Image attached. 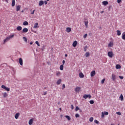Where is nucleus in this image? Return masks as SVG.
<instances>
[{"label":"nucleus","mask_w":125,"mask_h":125,"mask_svg":"<svg viewBox=\"0 0 125 125\" xmlns=\"http://www.w3.org/2000/svg\"><path fill=\"white\" fill-rule=\"evenodd\" d=\"M107 56L110 58H113V57L114 56V52H113V51H109V52H108Z\"/></svg>","instance_id":"f257e3e1"},{"label":"nucleus","mask_w":125,"mask_h":125,"mask_svg":"<svg viewBox=\"0 0 125 125\" xmlns=\"http://www.w3.org/2000/svg\"><path fill=\"white\" fill-rule=\"evenodd\" d=\"M109 115V113L107 111L102 112V118H104V116H108Z\"/></svg>","instance_id":"f03ea898"},{"label":"nucleus","mask_w":125,"mask_h":125,"mask_svg":"<svg viewBox=\"0 0 125 125\" xmlns=\"http://www.w3.org/2000/svg\"><path fill=\"white\" fill-rule=\"evenodd\" d=\"M1 88L5 89V90H6V91H10V89L9 88L6 87V86H5V85H1Z\"/></svg>","instance_id":"7ed1b4c3"},{"label":"nucleus","mask_w":125,"mask_h":125,"mask_svg":"<svg viewBox=\"0 0 125 125\" xmlns=\"http://www.w3.org/2000/svg\"><path fill=\"white\" fill-rule=\"evenodd\" d=\"M83 97L84 98V99H86V98H89V99H90L91 98V95H90V94H85L83 96Z\"/></svg>","instance_id":"20e7f679"},{"label":"nucleus","mask_w":125,"mask_h":125,"mask_svg":"<svg viewBox=\"0 0 125 125\" xmlns=\"http://www.w3.org/2000/svg\"><path fill=\"white\" fill-rule=\"evenodd\" d=\"M81 90V87L77 86L75 89V91L77 93V92H79V91Z\"/></svg>","instance_id":"39448f33"},{"label":"nucleus","mask_w":125,"mask_h":125,"mask_svg":"<svg viewBox=\"0 0 125 125\" xmlns=\"http://www.w3.org/2000/svg\"><path fill=\"white\" fill-rule=\"evenodd\" d=\"M28 31H29L28 28H25L22 29V33H23V34L25 33H27Z\"/></svg>","instance_id":"423d86ee"},{"label":"nucleus","mask_w":125,"mask_h":125,"mask_svg":"<svg viewBox=\"0 0 125 125\" xmlns=\"http://www.w3.org/2000/svg\"><path fill=\"white\" fill-rule=\"evenodd\" d=\"M96 73L95 72V71L93 70L92 72H91L90 76L91 77H94V75H95Z\"/></svg>","instance_id":"0eeeda50"},{"label":"nucleus","mask_w":125,"mask_h":125,"mask_svg":"<svg viewBox=\"0 0 125 125\" xmlns=\"http://www.w3.org/2000/svg\"><path fill=\"white\" fill-rule=\"evenodd\" d=\"M20 9H21V5H19L16 6V11H20Z\"/></svg>","instance_id":"6e6552de"},{"label":"nucleus","mask_w":125,"mask_h":125,"mask_svg":"<svg viewBox=\"0 0 125 125\" xmlns=\"http://www.w3.org/2000/svg\"><path fill=\"white\" fill-rule=\"evenodd\" d=\"M114 45V43L113 42H110L108 45V47H112V46Z\"/></svg>","instance_id":"1a4fd4ad"},{"label":"nucleus","mask_w":125,"mask_h":125,"mask_svg":"<svg viewBox=\"0 0 125 125\" xmlns=\"http://www.w3.org/2000/svg\"><path fill=\"white\" fill-rule=\"evenodd\" d=\"M39 27H40L39 26V23H35L34 24V26L33 27L34 29H37V28H39Z\"/></svg>","instance_id":"9d476101"},{"label":"nucleus","mask_w":125,"mask_h":125,"mask_svg":"<svg viewBox=\"0 0 125 125\" xmlns=\"http://www.w3.org/2000/svg\"><path fill=\"white\" fill-rule=\"evenodd\" d=\"M71 31H72V29L71 28V27L66 28V32L67 33H70Z\"/></svg>","instance_id":"9b49d317"},{"label":"nucleus","mask_w":125,"mask_h":125,"mask_svg":"<svg viewBox=\"0 0 125 125\" xmlns=\"http://www.w3.org/2000/svg\"><path fill=\"white\" fill-rule=\"evenodd\" d=\"M61 75V72L60 71H56V76H57V77H60Z\"/></svg>","instance_id":"f8f14e48"},{"label":"nucleus","mask_w":125,"mask_h":125,"mask_svg":"<svg viewBox=\"0 0 125 125\" xmlns=\"http://www.w3.org/2000/svg\"><path fill=\"white\" fill-rule=\"evenodd\" d=\"M44 3V2H43V0H40L39 3V6H42V5H43Z\"/></svg>","instance_id":"ddd939ff"},{"label":"nucleus","mask_w":125,"mask_h":125,"mask_svg":"<svg viewBox=\"0 0 125 125\" xmlns=\"http://www.w3.org/2000/svg\"><path fill=\"white\" fill-rule=\"evenodd\" d=\"M78 43V42L77 41H74L72 44V45L74 47H76V46H77V44Z\"/></svg>","instance_id":"4468645a"},{"label":"nucleus","mask_w":125,"mask_h":125,"mask_svg":"<svg viewBox=\"0 0 125 125\" xmlns=\"http://www.w3.org/2000/svg\"><path fill=\"white\" fill-rule=\"evenodd\" d=\"M112 80L115 81L116 80V75L114 74H112L111 75Z\"/></svg>","instance_id":"2eb2a0df"},{"label":"nucleus","mask_w":125,"mask_h":125,"mask_svg":"<svg viewBox=\"0 0 125 125\" xmlns=\"http://www.w3.org/2000/svg\"><path fill=\"white\" fill-rule=\"evenodd\" d=\"M19 63L21 66L23 65V60H22V58L19 59Z\"/></svg>","instance_id":"dca6fc26"},{"label":"nucleus","mask_w":125,"mask_h":125,"mask_svg":"<svg viewBox=\"0 0 125 125\" xmlns=\"http://www.w3.org/2000/svg\"><path fill=\"white\" fill-rule=\"evenodd\" d=\"M33 122H34V120L33 119H30L29 121L28 124L29 125H33Z\"/></svg>","instance_id":"f3484780"},{"label":"nucleus","mask_w":125,"mask_h":125,"mask_svg":"<svg viewBox=\"0 0 125 125\" xmlns=\"http://www.w3.org/2000/svg\"><path fill=\"white\" fill-rule=\"evenodd\" d=\"M79 77L80 78L83 79V78H84V75H83V74L81 72L79 74Z\"/></svg>","instance_id":"a211bd4d"},{"label":"nucleus","mask_w":125,"mask_h":125,"mask_svg":"<svg viewBox=\"0 0 125 125\" xmlns=\"http://www.w3.org/2000/svg\"><path fill=\"white\" fill-rule=\"evenodd\" d=\"M23 26H28L29 25V23L27 21H25L23 22Z\"/></svg>","instance_id":"6ab92c4d"},{"label":"nucleus","mask_w":125,"mask_h":125,"mask_svg":"<svg viewBox=\"0 0 125 125\" xmlns=\"http://www.w3.org/2000/svg\"><path fill=\"white\" fill-rule=\"evenodd\" d=\"M84 22V24H85V26L86 28H88V21H85Z\"/></svg>","instance_id":"aec40b11"},{"label":"nucleus","mask_w":125,"mask_h":125,"mask_svg":"<svg viewBox=\"0 0 125 125\" xmlns=\"http://www.w3.org/2000/svg\"><path fill=\"white\" fill-rule=\"evenodd\" d=\"M16 29L17 31H21L22 30V26H18Z\"/></svg>","instance_id":"412c9836"},{"label":"nucleus","mask_w":125,"mask_h":125,"mask_svg":"<svg viewBox=\"0 0 125 125\" xmlns=\"http://www.w3.org/2000/svg\"><path fill=\"white\" fill-rule=\"evenodd\" d=\"M20 115V114H19V113H17L16 114L15 118V119H16L17 120V119H18V118H19V115Z\"/></svg>","instance_id":"4be33fe9"},{"label":"nucleus","mask_w":125,"mask_h":125,"mask_svg":"<svg viewBox=\"0 0 125 125\" xmlns=\"http://www.w3.org/2000/svg\"><path fill=\"white\" fill-rule=\"evenodd\" d=\"M119 98H120V100L121 101H124V96H123V94H121Z\"/></svg>","instance_id":"5701e85b"},{"label":"nucleus","mask_w":125,"mask_h":125,"mask_svg":"<svg viewBox=\"0 0 125 125\" xmlns=\"http://www.w3.org/2000/svg\"><path fill=\"white\" fill-rule=\"evenodd\" d=\"M102 3H103V5H107V4H108V2L107 1H103Z\"/></svg>","instance_id":"b1692460"},{"label":"nucleus","mask_w":125,"mask_h":125,"mask_svg":"<svg viewBox=\"0 0 125 125\" xmlns=\"http://www.w3.org/2000/svg\"><path fill=\"white\" fill-rule=\"evenodd\" d=\"M116 33H117V36H121L122 35V33H121L120 30H117Z\"/></svg>","instance_id":"393cba45"},{"label":"nucleus","mask_w":125,"mask_h":125,"mask_svg":"<svg viewBox=\"0 0 125 125\" xmlns=\"http://www.w3.org/2000/svg\"><path fill=\"white\" fill-rule=\"evenodd\" d=\"M116 69H121L122 68V66L120 64H117L116 65Z\"/></svg>","instance_id":"a878e982"},{"label":"nucleus","mask_w":125,"mask_h":125,"mask_svg":"<svg viewBox=\"0 0 125 125\" xmlns=\"http://www.w3.org/2000/svg\"><path fill=\"white\" fill-rule=\"evenodd\" d=\"M12 6H15V0H12Z\"/></svg>","instance_id":"bb28decb"},{"label":"nucleus","mask_w":125,"mask_h":125,"mask_svg":"<svg viewBox=\"0 0 125 125\" xmlns=\"http://www.w3.org/2000/svg\"><path fill=\"white\" fill-rule=\"evenodd\" d=\"M63 68H64V66L63 65V64L60 65V69L61 71H63Z\"/></svg>","instance_id":"cd10ccee"},{"label":"nucleus","mask_w":125,"mask_h":125,"mask_svg":"<svg viewBox=\"0 0 125 125\" xmlns=\"http://www.w3.org/2000/svg\"><path fill=\"white\" fill-rule=\"evenodd\" d=\"M61 83V79H59L57 82V84L59 85Z\"/></svg>","instance_id":"c85d7f7f"},{"label":"nucleus","mask_w":125,"mask_h":125,"mask_svg":"<svg viewBox=\"0 0 125 125\" xmlns=\"http://www.w3.org/2000/svg\"><path fill=\"white\" fill-rule=\"evenodd\" d=\"M65 118L68 120V121H70L71 120V117L68 115H66Z\"/></svg>","instance_id":"c756f323"},{"label":"nucleus","mask_w":125,"mask_h":125,"mask_svg":"<svg viewBox=\"0 0 125 125\" xmlns=\"http://www.w3.org/2000/svg\"><path fill=\"white\" fill-rule=\"evenodd\" d=\"M89 55H90V54H89V52H86L85 54V57H88L89 56Z\"/></svg>","instance_id":"7c9ffc66"},{"label":"nucleus","mask_w":125,"mask_h":125,"mask_svg":"<svg viewBox=\"0 0 125 125\" xmlns=\"http://www.w3.org/2000/svg\"><path fill=\"white\" fill-rule=\"evenodd\" d=\"M2 96L5 98L7 96V93H6V92H4L2 94Z\"/></svg>","instance_id":"2f4dec72"},{"label":"nucleus","mask_w":125,"mask_h":125,"mask_svg":"<svg viewBox=\"0 0 125 125\" xmlns=\"http://www.w3.org/2000/svg\"><path fill=\"white\" fill-rule=\"evenodd\" d=\"M14 37V34H12L11 35H10L9 36H8V37L9 38V39H12V38H13Z\"/></svg>","instance_id":"473e14b6"},{"label":"nucleus","mask_w":125,"mask_h":125,"mask_svg":"<svg viewBox=\"0 0 125 125\" xmlns=\"http://www.w3.org/2000/svg\"><path fill=\"white\" fill-rule=\"evenodd\" d=\"M122 38L123 40H125V34H123L122 35Z\"/></svg>","instance_id":"72a5a7b5"},{"label":"nucleus","mask_w":125,"mask_h":125,"mask_svg":"<svg viewBox=\"0 0 125 125\" xmlns=\"http://www.w3.org/2000/svg\"><path fill=\"white\" fill-rule=\"evenodd\" d=\"M23 39L24 42H28V40H27V38L23 37Z\"/></svg>","instance_id":"f704fd0d"},{"label":"nucleus","mask_w":125,"mask_h":125,"mask_svg":"<svg viewBox=\"0 0 125 125\" xmlns=\"http://www.w3.org/2000/svg\"><path fill=\"white\" fill-rule=\"evenodd\" d=\"M89 122H90L91 123L93 122V117H91L90 119H89Z\"/></svg>","instance_id":"c9c22d12"},{"label":"nucleus","mask_w":125,"mask_h":125,"mask_svg":"<svg viewBox=\"0 0 125 125\" xmlns=\"http://www.w3.org/2000/svg\"><path fill=\"white\" fill-rule=\"evenodd\" d=\"M90 104H94V101L93 100H91L89 101Z\"/></svg>","instance_id":"e433bc0d"},{"label":"nucleus","mask_w":125,"mask_h":125,"mask_svg":"<svg viewBox=\"0 0 125 125\" xmlns=\"http://www.w3.org/2000/svg\"><path fill=\"white\" fill-rule=\"evenodd\" d=\"M104 82H105V78H104V79H103V80L101 81V83H102V84H103V83H104Z\"/></svg>","instance_id":"4c0bfd02"},{"label":"nucleus","mask_w":125,"mask_h":125,"mask_svg":"<svg viewBox=\"0 0 125 125\" xmlns=\"http://www.w3.org/2000/svg\"><path fill=\"white\" fill-rule=\"evenodd\" d=\"M8 42V40L6 38L4 40V42L3 43H5V42Z\"/></svg>","instance_id":"58836bf2"},{"label":"nucleus","mask_w":125,"mask_h":125,"mask_svg":"<svg viewBox=\"0 0 125 125\" xmlns=\"http://www.w3.org/2000/svg\"><path fill=\"white\" fill-rule=\"evenodd\" d=\"M35 43H36V44H37V45H38V46H40V43H39V42L36 41V42H35Z\"/></svg>","instance_id":"ea45409f"},{"label":"nucleus","mask_w":125,"mask_h":125,"mask_svg":"<svg viewBox=\"0 0 125 125\" xmlns=\"http://www.w3.org/2000/svg\"><path fill=\"white\" fill-rule=\"evenodd\" d=\"M76 118H80V115L79 114H75Z\"/></svg>","instance_id":"a19ab883"},{"label":"nucleus","mask_w":125,"mask_h":125,"mask_svg":"<svg viewBox=\"0 0 125 125\" xmlns=\"http://www.w3.org/2000/svg\"><path fill=\"white\" fill-rule=\"evenodd\" d=\"M87 48V46H85L84 47V51H86V49Z\"/></svg>","instance_id":"79ce46f5"},{"label":"nucleus","mask_w":125,"mask_h":125,"mask_svg":"<svg viewBox=\"0 0 125 125\" xmlns=\"http://www.w3.org/2000/svg\"><path fill=\"white\" fill-rule=\"evenodd\" d=\"M117 115H118L119 116H121V115H122V114L120 112H116Z\"/></svg>","instance_id":"37998d69"},{"label":"nucleus","mask_w":125,"mask_h":125,"mask_svg":"<svg viewBox=\"0 0 125 125\" xmlns=\"http://www.w3.org/2000/svg\"><path fill=\"white\" fill-rule=\"evenodd\" d=\"M94 123H95V124H99V122H98V121H97V120H95L94 121Z\"/></svg>","instance_id":"c03bdc74"},{"label":"nucleus","mask_w":125,"mask_h":125,"mask_svg":"<svg viewBox=\"0 0 125 125\" xmlns=\"http://www.w3.org/2000/svg\"><path fill=\"white\" fill-rule=\"evenodd\" d=\"M47 94V91L43 92V95H46Z\"/></svg>","instance_id":"a18cd8bd"},{"label":"nucleus","mask_w":125,"mask_h":125,"mask_svg":"<svg viewBox=\"0 0 125 125\" xmlns=\"http://www.w3.org/2000/svg\"><path fill=\"white\" fill-rule=\"evenodd\" d=\"M79 106H76V108H75V110L76 111H79Z\"/></svg>","instance_id":"49530a36"},{"label":"nucleus","mask_w":125,"mask_h":125,"mask_svg":"<svg viewBox=\"0 0 125 125\" xmlns=\"http://www.w3.org/2000/svg\"><path fill=\"white\" fill-rule=\"evenodd\" d=\"M86 37H87V34H85L84 36H83V38L85 39L86 38Z\"/></svg>","instance_id":"de8ad7c7"},{"label":"nucleus","mask_w":125,"mask_h":125,"mask_svg":"<svg viewBox=\"0 0 125 125\" xmlns=\"http://www.w3.org/2000/svg\"><path fill=\"white\" fill-rule=\"evenodd\" d=\"M121 2H122V0H117L118 3H121Z\"/></svg>","instance_id":"09e8293b"},{"label":"nucleus","mask_w":125,"mask_h":125,"mask_svg":"<svg viewBox=\"0 0 125 125\" xmlns=\"http://www.w3.org/2000/svg\"><path fill=\"white\" fill-rule=\"evenodd\" d=\"M119 77L120 78V79L121 80H123V79H124V77H123V76H120Z\"/></svg>","instance_id":"8fccbe9b"},{"label":"nucleus","mask_w":125,"mask_h":125,"mask_svg":"<svg viewBox=\"0 0 125 125\" xmlns=\"http://www.w3.org/2000/svg\"><path fill=\"white\" fill-rule=\"evenodd\" d=\"M35 11H36V10H34L33 11V12H31V14H35Z\"/></svg>","instance_id":"3c124183"},{"label":"nucleus","mask_w":125,"mask_h":125,"mask_svg":"<svg viewBox=\"0 0 125 125\" xmlns=\"http://www.w3.org/2000/svg\"><path fill=\"white\" fill-rule=\"evenodd\" d=\"M65 86L64 84H62V89H64V88H65Z\"/></svg>","instance_id":"603ef678"},{"label":"nucleus","mask_w":125,"mask_h":125,"mask_svg":"<svg viewBox=\"0 0 125 125\" xmlns=\"http://www.w3.org/2000/svg\"><path fill=\"white\" fill-rule=\"evenodd\" d=\"M71 106L72 110H74V105L73 104H71Z\"/></svg>","instance_id":"864d4df0"},{"label":"nucleus","mask_w":125,"mask_h":125,"mask_svg":"<svg viewBox=\"0 0 125 125\" xmlns=\"http://www.w3.org/2000/svg\"><path fill=\"white\" fill-rule=\"evenodd\" d=\"M44 4H45V5H46V4H47V1H44Z\"/></svg>","instance_id":"5fc2aeb1"},{"label":"nucleus","mask_w":125,"mask_h":125,"mask_svg":"<svg viewBox=\"0 0 125 125\" xmlns=\"http://www.w3.org/2000/svg\"><path fill=\"white\" fill-rule=\"evenodd\" d=\"M65 60H63L62 61V65H64V64H65Z\"/></svg>","instance_id":"6e6d98bb"},{"label":"nucleus","mask_w":125,"mask_h":125,"mask_svg":"<svg viewBox=\"0 0 125 125\" xmlns=\"http://www.w3.org/2000/svg\"><path fill=\"white\" fill-rule=\"evenodd\" d=\"M105 12L104 11H102L100 12V13H101V14H102V13H104Z\"/></svg>","instance_id":"4d7b16f0"},{"label":"nucleus","mask_w":125,"mask_h":125,"mask_svg":"<svg viewBox=\"0 0 125 125\" xmlns=\"http://www.w3.org/2000/svg\"><path fill=\"white\" fill-rule=\"evenodd\" d=\"M6 39H7V40H8V41H9V40H10L8 37H7Z\"/></svg>","instance_id":"13d9d810"},{"label":"nucleus","mask_w":125,"mask_h":125,"mask_svg":"<svg viewBox=\"0 0 125 125\" xmlns=\"http://www.w3.org/2000/svg\"><path fill=\"white\" fill-rule=\"evenodd\" d=\"M33 42H30V44L32 45V44H33Z\"/></svg>","instance_id":"bf43d9fd"},{"label":"nucleus","mask_w":125,"mask_h":125,"mask_svg":"<svg viewBox=\"0 0 125 125\" xmlns=\"http://www.w3.org/2000/svg\"><path fill=\"white\" fill-rule=\"evenodd\" d=\"M65 57H67V56H68V55H67L66 54L65 55Z\"/></svg>","instance_id":"052dcab7"},{"label":"nucleus","mask_w":125,"mask_h":125,"mask_svg":"<svg viewBox=\"0 0 125 125\" xmlns=\"http://www.w3.org/2000/svg\"><path fill=\"white\" fill-rule=\"evenodd\" d=\"M1 23V21L0 20V24Z\"/></svg>","instance_id":"680f3d73"},{"label":"nucleus","mask_w":125,"mask_h":125,"mask_svg":"<svg viewBox=\"0 0 125 125\" xmlns=\"http://www.w3.org/2000/svg\"><path fill=\"white\" fill-rule=\"evenodd\" d=\"M60 111H61V108H60Z\"/></svg>","instance_id":"e2e57ef3"},{"label":"nucleus","mask_w":125,"mask_h":125,"mask_svg":"<svg viewBox=\"0 0 125 125\" xmlns=\"http://www.w3.org/2000/svg\"><path fill=\"white\" fill-rule=\"evenodd\" d=\"M49 0H46L47 1H49Z\"/></svg>","instance_id":"0e129e2a"},{"label":"nucleus","mask_w":125,"mask_h":125,"mask_svg":"<svg viewBox=\"0 0 125 125\" xmlns=\"http://www.w3.org/2000/svg\"><path fill=\"white\" fill-rule=\"evenodd\" d=\"M111 125H114V124H111Z\"/></svg>","instance_id":"69168bd1"},{"label":"nucleus","mask_w":125,"mask_h":125,"mask_svg":"<svg viewBox=\"0 0 125 125\" xmlns=\"http://www.w3.org/2000/svg\"><path fill=\"white\" fill-rule=\"evenodd\" d=\"M58 104H60V103H58Z\"/></svg>","instance_id":"338daca9"},{"label":"nucleus","mask_w":125,"mask_h":125,"mask_svg":"<svg viewBox=\"0 0 125 125\" xmlns=\"http://www.w3.org/2000/svg\"><path fill=\"white\" fill-rule=\"evenodd\" d=\"M21 12H23V11H22Z\"/></svg>","instance_id":"774afa93"}]
</instances>
